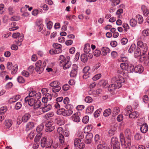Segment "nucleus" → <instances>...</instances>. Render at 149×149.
Here are the masks:
<instances>
[{"label":"nucleus","instance_id":"obj_22","mask_svg":"<svg viewBox=\"0 0 149 149\" xmlns=\"http://www.w3.org/2000/svg\"><path fill=\"white\" fill-rule=\"evenodd\" d=\"M120 87H118V85L116 83L109 85L108 87V90L110 91H113L116 88H118Z\"/></svg>","mask_w":149,"mask_h":149},{"label":"nucleus","instance_id":"obj_61","mask_svg":"<svg viewBox=\"0 0 149 149\" xmlns=\"http://www.w3.org/2000/svg\"><path fill=\"white\" fill-rule=\"evenodd\" d=\"M101 66V64L100 63H98L94 65L92 69L93 72H94L97 70Z\"/></svg>","mask_w":149,"mask_h":149},{"label":"nucleus","instance_id":"obj_24","mask_svg":"<svg viewBox=\"0 0 149 149\" xmlns=\"http://www.w3.org/2000/svg\"><path fill=\"white\" fill-rule=\"evenodd\" d=\"M17 23L16 22H12L10 25V26L11 27L9 28V30L10 31H14L18 29L19 27L18 26H16Z\"/></svg>","mask_w":149,"mask_h":149},{"label":"nucleus","instance_id":"obj_38","mask_svg":"<svg viewBox=\"0 0 149 149\" xmlns=\"http://www.w3.org/2000/svg\"><path fill=\"white\" fill-rule=\"evenodd\" d=\"M94 110V107L93 106H91L87 107L86 109V112L88 114L92 113Z\"/></svg>","mask_w":149,"mask_h":149},{"label":"nucleus","instance_id":"obj_26","mask_svg":"<svg viewBox=\"0 0 149 149\" xmlns=\"http://www.w3.org/2000/svg\"><path fill=\"white\" fill-rule=\"evenodd\" d=\"M21 97V96L19 95H17L14 96L10 98L9 102L10 103H13L15 102L18 100Z\"/></svg>","mask_w":149,"mask_h":149},{"label":"nucleus","instance_id":"obj_19","mask_svg":"<svg viewBox=\"0 0 149 149\" xmlns=\"http://www.w3.org/2000/svg\"><path fill=\"white\" fill-rule=\"evenodd\" d=\"M101 54L103 56H106L110 52V50L106 47H102L101 49Z\"/></svg>","mask_w":149,"mask_h":149},{"label":"nucleus","instance_id":"obj_11","mask_svg":"<svg viewBox=\"0 0 149 149\" xmlns=\"http://www.w3.org/2000/svg\"><path fill=\"white\" fill-rule=\"evenodd\" d=\"M45 126L46 127V131L47 132H50L53 131L55 128L52 122H47L46 123Z\"/></svg>","mask_w":149,"mask_h":149},{"label":"nucleus","instance_id":"obj_14","mask_svg":"<svg viewBox=\"0 0 149 149\" xmlns=\"http://www.w3.org/2000/svg\"><path fill=\"white\" fill-rule=\"evenodd\" d=\"M24 100L26 103H27L30 106H33L35 104L36 100L33 98L27 96L25 98Z\"/></svg>","mask_w":149,"mask_h":149},{"label":"nucleus","instance_id":"obj_15","mask_svg":"<svg viewBox=\"0 0 149 149\" xmlns=\"http://www.w3.org/2000/svg\"><path fill=\"white\" fill-rule=\"evenodd\" d=\"M70 102V100L69 98L68 97H65L63 101V103L65 104L64 107L66 109H68L69 108H73V105L69 104Z\"/></svg>","mask_w":149,"mask_h":149},{"label":"nucleus","instance_id":"obj_49","mask_svg":"<svg viewBox=\"0 0 149 149\" xmlns=\"http://www.w3.org/2000/svg\"><path fill=\"white\" fill-rule=\"evenodd\" d=\"M42 22V20L41 19H38L35 22L36 26H40L41 25H43Z\"/></svg>","mask_w":149,"mask_h":149},{"label":"nucleus","instance_id":"obj_54","mask_svg":"<svg viewBox=\"0 0 149 149\" xmlns=\"http://www.w3.org/2000/svg\"><path fill=\"white\" fill-rule=\"evenodd\" d=\"M58 138L61 144L63 143L64 142V138L63 135L62 134H59Z\"/></svg>","mask_w":149,"mask_h":149},{"label":"nucleus","instance_id":"obj_58","mask_svg":"<svg viewBox=\"0 0 149 149\" xmlns=\"http://www.w3.org/2000/svg\"><path fill=\"white\" fill-rule=\"evenodd\" d=\"M36 134V132L35 131H32L29 135V138L31 139H32Z\"/></svg>","mask_w":149,"mask_h":149},{"label":"nucleus","instance_id":"obj_23","mask_svg":"<svg viewBox=\"0 0 149 149\" xmlns=\"http://www.w3.org/2000/svg\"><path fill=\"white\" fill-rule=\"evenodd\" d=\"M141 10L143 12V15L145 16H147L149 14V11L147 7L144 5H142L141 7Z\"/></svg>","mask_w":149,"mask_h":149},{"label":"nucleus","instance_id":"obj_18","mask_svg":"<svg viewBox=\"0 0 149 149\" xmlns=\"http://www.w3.org/2000/svg\"><path fill=\"white\" fill-rule=\"evenodd\" d=\"M143 70V67L140 64L134 67V71L136 73H141Z\"/></svg>","mask_w":149,"mask_h":149},{"label":"nucleus","instance_id":"obj_55","mask_svg":"<svg viewBox=\"0 0 149 149\" xmlns=\"http://www.w3.org/2000/svg\"><path fill=\"white\" fill-rule=\"evenodd\" d=\"M92 126L91 125L88 126L84 128V132L85 133H88L91 132L92 130Z\"/></svg>","mask_w":149,"mask_h":149},{"label":"nucleus","instance_id":"obj_13","mask_svg":"<svg viewBox=\"0 0 149 149\" xmlns=\"http://www.w3.org/2000/svg\"><path fill=\"white\" fill-rule=\"evenodd\" d=\"M80 113L79 112H77L71 116V118L73 121L75 122H79L80 120Z\"/></svg>","mask_w":149,"mask_h":149},{"label":"nucleus","instance_id":"obj_35","mask_svg":"<svg viewBox=\"0 0 149 149\" xmlns=\"http://www.w3.org/2000/svg\"><path fill=\"white\" fill-rule=\"evenodd\" d=\"M63 68L64 69L69 68L71 65V63L70 61L64 62L63 63Z\"/></svg>","mask_w":149,"mask_h":149},{"label":"nucleus","instance_id":"obj_57","mask_svg":"<svg viewBox=\"0 0 149 149\" xmlns=\"http://www.w3.org/2000/svg\"><path fill=\"white\" fill-rule=\"evenodd\" d=\"M101 54L100 51L98 49H96L93 52L94 55L97 57L99 56Z\"/></svg>","mask_w":149,"mask_h":149},{"label":"nucleus","instance_id":"obj_17","mask_svg":"<svg viewBox=\"0 0 149 149\" xmlns=\"http://www.w3.org/2000/svg\"><path fill=\"white\" fill-rule=\"evenodd\" d=\"M120 139L121 144L122 146L124 145L125 148L126 149L125 145L127 144V140L126 139L125 141V137L123 134V133H120Z\"/></svg>","mask_w":149,"mask_h":149},{"label":"nucleus","instance_id":"obj_60","mask_svg":"<svg viewBox=\"0 0 149 149\" xmlns=\"http://www.w3.org/2000/svg\"><path fill=\"white\" fill-rule=\"evenodd\" d=\"M22 104L21 102H18L15 104V108L17 110L19 109L22 107Z\"/></svg>","mask_w":149,"mask_h":149},{"label":"nucleus","instance_id":"obj_44","mask_svg":"<svg viewBox=\"0 0 149 149\" xmlns=\"http://www.w3.org/2000/svg\"><path fill=\"white\" fill-rule=\"evenodd\" d=\"M130 24L132 26L134 27L137 24V21L134 19H131L130 20Z\"/></svg>","mask_w":149,"mask_h":149},{"label":"nucleus","instance_id":"obj_53","mask_svg":"<svg viewBox=\"0 0 149 149\" xmlns=\"http://www.w3.org/2000/svg\"><path fill=\"white\" fill-rule=\"evenodd\" d=\"M101 76V74L100 73L97 74L94 76L92 79L93 81L97 80L100 78Z\"/></svg>","mask_w":149,"mask_h":149},{"label":"nucleus","instance_id":"obj_59","mask_svg":"<svg viewBox=\"0 0 149 149\" xmlns=\"http://www.w3.org/2000/svg\"><path fill=\"white\" fill-rule=\"evenodd\" d=\"M84 100L86 102L90 103L92 102L93 99L89 96H87L85 98Z\"/></svg>","mask_w":149,"mask_h":149},{"label":"nucleus","instance_id":"obj_48","mask_svg":"<svg viewBox=\"0 0 149 149\" xmlns=\"http://www.w3.org/2000/svg\"><path fill=\"white\" fill-rule=\"evenodd\" d=\"M136 18L138 19V22L139 24H141L143 22V18L141 15H138L136 16Z\"/></svg>","mask_w":149,"mask_h":149},{"label":"nucleus","instance_id":"obj_2","mask_svg":"<svg viewBox=\"0 0 149 149\" xmlns=\"http://www.w3.org/2000/svg\"><path fill=\"white\" fill-rule=\"evenodd\" d=\"M124 133L126 139L127 140V144L125 145L126 149H129L131 147L132 134L130 130L128 128L125 130Z\"/></svg>","mask_w":149,"mask_h":149},{"label":"nucleus","instance_id":"obj_10","mask_svg":"<svg viewBox=\"0 0 149 149\" xmlns=\"http://www.w3.org/2000/svg\"><path fill=\"white\" fill-rule=\"evenodd\" d=\"M79 139H75L74 141V145L77 149H82L85 147L84 143L79 142Z\"/></svg>","mask_w":149,"mask_h":149},{"label":"nucleus","instance_id":"obj_28","mask_svg":"<svg viewBox=\"0 0 149 149\" xmlns=\"http://www.w3.org/2000/svg\"><path fill=\"white\" fill-rule=\"evenodd\" d=\"M45 22L47 24V29L50 30L52 27L53 23L52 22L49 20V19L48 18L45 19Z\"/></svg>","mask_w":149,"mask_h":149},{"label":"nucleus","instance_id":"obj_52","mask_svg":"<svg viewBox=\"0 0 149 149\" xmlns=\"http://www.w3.org/2000/svg\"><path fill=\"white\" fill-rule=\"evenodd\" d=\"M78 138L76 139H79V142H81V140L84 138V134L83 132H79L77 135Z\"/></svg>","mask_w":149,"mask_h":149},{"label":"nucleus","instance_id":"obj_43","mask_svg":"<svg viewBox=\"0 0 149 149\" xmlns=\"http://www.w3.org/2000/svg\"><path fill=\"white\" fill-rule=\"evenodd\" d=\"M81 61L84 62L87 61L88 58L87 55L86 54H83L81 55Z\"/></svg>","mask_w":149,"mask_h":149},{"label":"nucleus","instance_id":"obj_41","mask_svg":"<svg viewBox=\"0 0 149 149\" xmlns=\"http://www.w3.org/2000/svg\"><path fill=\"white\" fill-rule=\"evenodd\" d=\"M102 111L101 108H100L97 110L94 113V115L95 117L97 118L99 116Z\"/></svg>","mask_w":149,"mask_h":149},{"label":"nucleus","instance_id":"obj_7","mask_svg":"<svg viewBox=\"0 0 149 149\" xmlns=\"http://www.w3.org/2000/svg\"><path fill=\"white\" fill-rule=\"evenodd\" d=\"M49 85L52 87V91L54 93L58 92L61 89V88L59 86V83L57 81H53L49 84Z\"/></svg>","mask_w":149,"mask_h":149},{"label":"nucleus","instance_id":"obj_21","mask_svg":"<svg viewBox=\"0 0 149 149\" xmlns=\"http://www.w3.org/2000/svg\"><path fill=\"white\" fill-rule=\"evenodd\" d=\"M93 134L91 133H88L86 135V137L85 143L86 144H89L91 142V139L93 137Z\"/></svg>","mask_w":149,"mask_h":149},{"label":"nucleus","instance_id":"obj_12","mask_svg":"<svg viewBox=\"0 0 149 149\" xmlns=\"http://www.w3.org/2000/svg\"><path fill=\"white\" fill-rule=\"evenodd\" d=\"M78 67L76 64H74L72 66V69L70 73V75L71 77H74L77 74Z\"/></svg>","mask_w":149,"mask_h":149},{"label":"nucleus","instance_id":"obj_39","mask_svg":"<svg viewBox=\"0 0 149 149\" xmlns=\"http://www.w3.org/2000/svg\"><path fill=\"white\" fill-rule=\"evenodd\" d=\"M49 53L51 55H53L60 53L61 51H57L54 49H52L49 50Z\"/></svg>","mask_w":149,"mask_h":149},{"label":"nucleus","instance_id":"obj_4","mask_svg":"<svg viewBox=\"0 0 149 149\" xmlns=\"http://www.w3.org/2000/svg\"><path fill=\"white\" fill-rule=\"evenodd\" d=\"M112 81L114 82L118 85V87H121L122 84L124 82L125 80L124 78L120 75H117L112 79Z\"/></svg>","mask_w":149,"mask_h":149},{"label":"nucleus","instance_id":"obj_6","mask_svg":"<svg viewBox=\"0 0 149 149\" xmlns=\"http://www.w3.org/2000/svg\"><path fill=\"white\" fill-rule=\"evenodd\" d=\"M131 109L132 108L131 107L127 106L125 110V111L126 110L127 111V113H125V115L127 116L129 115V117L130 118L134 119L137 118L139 115L138 113L134 111L130 113L129 111H130Z\"/></svg>","mask_w":149,"mask_h":149},{"label":"nucleus","instance_id":"obj_51","mask_svg":"<svg viewBox=\"0 0 149 149\" xmlns=\"http://www.w3.org/2000/svg\"><path fill=\"white\" fill-rule=\"evenodd\" d=\"M54 116V113L53 112H49L46 114L45 115V117L46 119L53 117Z\"/></svg>","mask_w":149,"mask_h":149},{"label":"nucleus","instance_id":"obj_64","mask_svg":"<svg viewBox=\"0 0 149 149\" xmlns=\"http://www.w3.org/2000/svg\"><path fill=\"white\" fill-rule=\"evenodd\" d=\"M20 19V17L19 16H14L11 17L10 20L12 21H15L19 20Z\"/></svg>","mask_w":149,"mask_h":149},{"label":"nucleus","instance_id":"obj_46","mask_svg":"<svg viewBox=\"0 0 149 149\" xmlns=\"http://www.w3.org/2000/svg\"><path fill=\"white\" fill-rule=\"evenodd\" d=\"M142 34L143 36H149V29H147L143 30L142 32Z\"/></svg>","mask_w":149,"mask_h":149},{"label":"nucleus","instance_id":"obj_5","mask_svg":"<svg viewBox=\"0 0 149 149\" xmlns=\"http://www.w3.org/2000/svg\"><path fill=\"white\" fill-rule=\"evenodd\" d=\"M46 65V63L45 61L43 62L41 60L38 61L35 64L36 69L37 71L42 72Z\"/></svg>","mask_w":149,"mask_h":149},{"label":"nucleus","instance_id":"obj_37","mask_svg":"<svg viewBox=\"0 0 149 149\" xmlns=\"http://www.w3.org/2000/svg\"><path fill=\"white\" fill-rule=\"evenodd\" d=\"M111 112V111L110 109H107L105 110L103 112V115L105 117L109 116Z\"/></svg>","mask_w":149,"mask_h":149},{"label":"nucleus","instance_id":"obj_8","mask_svg":"<svg viewBox=\"0 0 149 149\" xmlns=\"http://www.w3.org/2000/svg\"><path fill=\"white\" fill-rule=\"evenodd\" d=\"M137 45L138 47H140L141 51L142 52V54H145L148 49V47L146 44L143 43L141 41H139L137 42Z\"/></svg>","mask_w":149,"mask_h":149},{"label":"nucleus","instance_id":"obj_47","mask_svg":"<svg viewBox=\"0 0 149 149\" xmlns=\"http://www.w3.org/2000/svg\"><path fill=\"white\" fill-rule=\"evenodd\" d=\"M42 136V134L41 133H39L36 135V136L34 141L35 142L38 141Z\"/></svg>","mask_w":149,"mask_h":149},{"label":"nucleus","instance_id":"obj_62","mask_svg":"<svg viewBox=\"0 0 149 149\" xmlns=\"http://www.w3.org/2000/svg\"><path fill=\"white\" fill-rule=\"evenodd\" d=\"M11 121L10 120H8L6 121V126L7 128H9L12 125Z\"/></svg>","mask_w":149,"mask_h":149},{"label":"nucleus","instance_id":"obj_45","mask_svg":"<svg viewBox=\"0 0 149 149\" xmlns=\"http://www.w3.org/2000/svg\"><path fill=\"white\" fill-rule=\"evenodd\" d=\"M120 112V109L118 107H115L113 111V115L114 116L117 115Z\"/></svg>","mask_w":149,"mask_h":149},{"label":"nucleus","instance_id":"obj_32","mask_svg":"<svg viewBox=\"0 0 149 149\" xmlns=\"http://www.w3.org/2000/svg\"><path fill=\"white\" fill-rule=\"evenodd\" d=\"M53 46L54 48V49L56 50H58V51H61V53L62 52L61 48L62 46L61 45L58 43H54L53 44Z\"/></svg>","mask_w":149,"mask_h":149},{"label":"nucleus","instance_id":"obj_33","mask_svg":"<svg viewBox=\"0 0 149 149\" xmlns=\"http://www.w3.org/2000/svg\"><path fill=\"white\" fill-rule=\"evenodd\" d=\"M84 50V52L86 54L90 52L91 47L90 44L87 43L85 45Z\"/></svg>","mask_w":149,"mask_h":149},{"label":"nucleus","instance_id":"obj_9","mask_svg":"<svg viewBox=\"0 0 149 149\" xmlns=\"http://www.w3.org/2000/svg\"><path fill=\"white\" fill-rule=\"evenodd\" d=\"M111 146L113 149H119L120 143L118 141V139L115 137H113L111 139Z\"/></svg>","mask_w":149,"mask_h":149},{"label":"nucleus","instance_id":"obj_16","mask_svg":"<svg viewBox=\"0 0 149 149\" xmlns=\"http://www.w3.org/2000/svg\"><path fill=\"white\" fill-rule=\"evenodd\" d=\"M52 108V106L51 104H45L40 109L41 110L43 113H45L49 111Z\"/></svg>","mask_w":149,"mask_h":149},{"label":"nucleus","instance_id":"obj_40","mask_svg":"<svg viewBox=\"0 0 149 149\" xmlns=\"http://www.w3.org/2000/svg\"><path fill=\"white\" fill-rule=\"evenodd\" d=\"M123 9L120 8L118 10L116 13V15L117 16L118 18H120L121 17V14L123 13Z\"/></svg>","mask_w":149,"mask_h":149},{"label":"nucleus","instance_id":"obj_56","mask_svg":"<svg viewBox=\"0 0 149 149\" xmlns=\"http://www.w3.org/2000/svg\"><path fill=\"white\" fill-rule=\"evenodd\" d=\"M7 110V107L6 106L2 107L0 108V113H4Z\"/></svg>","mask_w":149,"mask_h":149},{"label":"nucleus","instance_id":"obj_36","mask_svg":"<svg viewBox=\"0 0 149 149\" xmlns=\"http://www.w3.org/2000/svg\"><path fill=\"white\" fill-rule=\"evenodd\" d=\"M128 64L127 63H122L120 64L121 68L123 70V73H124L125 71H126V69L128 67Z\"/></svg>","mask_w":149,"mask_h":149},{"label":"nucleus","instance_id":"obj_29","mask_svg":"<svg viewBox=\"0 0 149 149\" xmlns=\"http://www.w3.org/2000/svg\"><path fill=\"white\" fill-rule=\"evenodd\" d=\"M31 117L30 115L28 113L25 114L22 117V121L24 123L27 122Z\"/></svg>","mask_w":149,"mask_h":149},{"label":"nucleus","instance_id":"obj_30","mask_svg":"<svg viewBox=\"0 0 149 149\" xmlns=\"http://www.w3.org/2000/svg\"><path fill=\"white\" fill-rule=\"evenodd\" d=\"M143 55L142 54V52L141 51L140 48L137 47L134 53V56L135 57H138Z\"/></svg>","mask_w":149,"mask_h":149},{"label":"nucleus","instance_id":"obj_27","mask_svg":"<svg viewBox=\"0 0 149 149\" xmlns=\"http://www.w3.org/2000/svg\"><path fill=\"white\" fill-rule=\"evenodd\" d=\"M12 36L14 38H16L18 37H20L21 38L18 40V41H19L20 42H21L23 40V38L24 37L23 35H22V36H21L20 33H13L12 35Z\"/></svg>","mask_w":149,"mask_h":149},{"label":"nucleus","instance_id":"obj_25","mask_svg":"<svg viewBox=\"0 0 149 149\" xmlns=\"http://www.w3.org/2000/svg\"><path fill=\"white\" fill-rule=\"evenodd\" d=\"M99 84L105 88H107L108 86V81L104 79L100 80L99 82Z\"/></svg>","mask_w":149,"mask_h":149},{"label":"nucleus","instance_id":"obj_20","mask_svg":"<svg viewBox=\"0 0 149 149\" xmlns=\"http://www.w3.org/2000/svg\"><path fill=\"white\" fill-rule=\"evenodd\" d=\"M140 130L141 132L143 133H146L148 131V128L147 125L146 124H143L141 125Z\"/></svg>","mask_w":149,"mask_h":149},{"label":"nucleus","instance_id":"obj_1","mask_svg":"<svg viewBox=\"0 0 149 149\" xmlns=\"http://www.w3.org/2000/svg\"><path fill=\"white\" fill-rule=\"evenodd\" d=\"M52 143L53 140L50 137L47 138L45 136L43 137L41 140V146L43 148L44 147L50 148L52 146L54 148H56L57 146V145L53 146L52 145Z\"/></svg>","mask_w":149,"mask_h":149},{"label":"nucleus","instance_id":"obj_31","mask_svg":"<svg viewBox=\"0 0 149 149\" xmlns=\"http://www.w3.org/2000/svg\"><path fill=\"white\" fill-rule=\"evenodd\" d=\"M126 71H125L124 74H127L133 72L134 71V66L131 65L130 66H128L127 68L126 69Z\"/></svg>","mask_w":149,"mask_h":149},{"label":"nucleus","instance_id":"obj_42","mask_svg":"<svg viewBox=\"0 0 149 149\" xmlns=\"http://www.w3.org/2000/svg\"><path fill=\"white\" fill-rule=\"evenodd\" d=\"M135 45L134 44H132L130 46L128 50V52L130 53H132L135 50Z\"/></svg>","mask_w":149,"mask_h":149},{"label":"nucleus","instance_id":"obj_3","mask_svg":"<svg viewBox=\"0 0 149 149\" xmlns=\"http://www.w3.org/2000/svg\"><path fill=\"white\" fill-rule=\"evenodd\" d=\"M73 108H69L67 110L64 109H61L57 110V114L60 115H63L65 116H69L71 115L73 113L72 110Z\"/></svg>","mask_w":149,"mask_h":149},{"label":"nucleus","instance_id":"obj_50","mask_svg":"<svg viewBox=\"0 0 149 149\" xmlns=\"http://www.w3.org/2000/svg\"><path fill=\"white\" fill-rule=\"evenodd\" d=\"M18 68L17 65H14L13 68H12L11 70V73L12 74H15Z\"/></svg>","mask_w":149,"mask_h":149},{"label":"nucleus","instance_id":"obj_34","mask_svg":"<svg viewBox=\"0 0 149 149\" xmlns=\"http://www.w3.org/2000/svg\"><path fill=\"white\" fill-rule=\"evenodd\" d=\"M34 127V123L33 122H29L26 124V129L29 130L33 129Z\"/></svg>","mask_w":149,"mask_h":149},{"label":"nucleus","instance_id":"obj_63","mask_svg":"<svg viewBox=\"0 0 149 149\" xmlns=\"http://www.w3.org/2000/svg\"><path fill=\"white\" fill-rule=\"evenodd\" d=\"M9 14L10 15H13L15 13V11L12 7L10 6L8 8Z\"/></svg>","mask_w":149,"mask_h":149}]
</instances>
